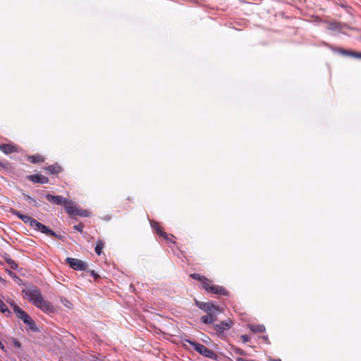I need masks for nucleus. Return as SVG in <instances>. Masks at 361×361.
<instances>
[{
  "mask_svg": "<svg viewBox=\"0 0 361 361\" xmlns=\"http://www.w3.org/2000/svg\"><path fill=\"white\" fill-rule=\"evenodd\" d=\"M22 293L30 302L42 311L47 313H51L54 311V306L51 305L49 302L44 300L38 288L30 286L23 290Z\"/></svg>",
  "mask_w": 361,
  "mask_h": 361,
  "instance_id": "obj_1",
  "label": "nucleus"
},
{
  "mask_svg": "<svg viewBox=\"0 0 361 361\" xmlns=\"http://www.w3.org/2000/svg\"><path fill=\"white\" fill-rule=\"evenodd\" d=\"M187 343L192 346L194 350H195L197 353L204 357L214 360L217 359L216 354L213 350L209 349L204 345L189 339H182V344L183 346L187 347Z\"/></svg>",
  "mask_w": 361,
  "mask_h": 361,
  "instance_id": "obj_2",
  "label": "nucleus"
},
{
  "mask_svg": "<svg viewBox=\"0 0 361 361\" xmlns=\"http://www.w3.org/2000/svg\"><path fill=\"white\" fill-rule=\"evenodd\" d=\"M195 305L207 314L209 315H215L216 318H217L218 314L223 312V309L217 305H215L212 302H204L198 300H195Z\"/></svg>",
  "mask_w": 361,
  "mask_h": 361,
  "instance_id": "obj_3",
  "label": "nucleus"
},
{
  "mask_svg": "<svg viewBox=\"0 0 361 361\" xmlns=\"http://www.w3.org/2000/svg\"><path fill=\"white\" fill-rule=\"evenodd\" d=\"M203 288L207 291L214 294L226 295L227 291L221 286L212 284V281L207 279V282L203 285Z\"/></svg>",
  "mask_w": 361,
  "mask_h": 361,
  "instance_id": "obj_4",
  "label": "nucleus"
},
{
  "mask_svg": "<svg viewBox=\"0 0 361 361\" xmlns=\"http://www.w3.org/2000/svg\"><path fill=\"white\" fill-rule=\"evenodd\" d=\"M66 261L67 264H68L69 266L75 270H85L87 267L85 262L78 259L67 257Z\"/></svg>",
  "mask_w": 361,
  "mask_h": 361,
  "instance_id": "obj_5",
  "label": "nucleus"
},
{
  "mask_svg": "<svg viewBox=\"0 0 361 361\" xmlns=\"http://www.w3.org/2000/svg\"><path fill=\"white\" fill-rule=\"evenodd\" d=\"M33 228H35L37 231H40L42 233L46 234V235H51V236H54L56 238L60 237V235H59L56 233H55L54 231L51 230L49 228L43 225L42 224H41L40 222H39L37 221H36V222L35 223Z\"/></svg>",
  "mask_w": 361,
  "mask_h": 361,
  "instance_id": "obj_6",
  "label": "nucleus"
},
{
  "mask_svg": "<svg viewBox=\"0 0 361 361\" xmlns=\"http://www.w3.org/2000/svg\"><path fill=\"white\" fill-rule=\"evenodd\" d=\"M232 326V322L230 319L221 322L219 324L213 325V329L217 334H223L224 331L228 330Z\"/></svg>",
  "mask_w": 361,
  "mask_h": 361,
  "instance_id": "obj_7",
  "label": "nucleus"
},
{
  "mask_svg": "<svg viewBox=\"0 0 361 361\" xmlns=\"http://www.w3.org/2000/svg\"><path fill=\"white\" fill-rule=\"evenodd\" d=\"M11 212L13 215L18 216L20 220H22L25 224H29V225L33 228L35 223L37 220L31 218L30 216L27 215H25L21 214L20 212L17 210L12 209Z\"/></svg>",
  "mask_w": 361,
  "mask_h": 361,
  "instance_id": "obj_8",
  "label": "nucleus"
},
{
  "mask_svg": "<svg viewBox=\"0 0 361 361\" xmlns=\"http://www.w3.org/2000/svg\"><path fill=\"white\" fill-rule=\"evenodd\" d=\"M46 199L56 205H63L65 202L66 198L61 195H52L50 194H47L45 195Z\"/></svg>",
  "mask_w": 361,
  "mask_h": 361,
  "instance_id": "obj_9",
  "label": "nucleus"
},
{
  "mask_svg": "<svg viewBox=\"0 0 361 361\" xmlns=\"http://www.w3.org/2000/svg\"><path fill=\"white\" fill-rule=\"evenodd\" d=\"M11 306L13 307V311L16 313L17 317L22 319L24 323L30 317L24 310H23L16 304H11Z\"/></svg>",
  "mask_w": 361,
  "mask_h": 361,
  "instance_id": "obj_10",
  "label": "nucleus"
},
{
  "mask_svg": "<svg viewBox=\"0 0 361 361\" xmlns=\"http://www.w3.org/2000/svg\"><path fill=\"white\" fill-rule=\"evenodd\" d=\"M63 206L64 207V209H66V212L71 215H74L76 210L78 208L73 201L68 200L66 198Z\"/></svg>",
  "mask_w": 361,
  "mask_h": 361,
  "instance_id": "obj_11",
  "label": "nucleus"
},
{
  "mask_svg": "<svg viewBox=\"0 0 361 361\" xmlns=\"http://www.w3.org/2000/svg\"><path fill=\"white\" fill-rule=\"evenodd\" d=\"M28 179L34 183L42 184L47 183L49 182L47 177L39 174L30 175L28 176Z\"/></svg>",
  "mask_w": 361,
  "mask_h": 361,
  "instance_id": "obj_12",
  "label": "nucleus"
},
{
  "mask_svg": "<svg viewBox=\"0 0 361 361\" xmlns=\"http://www.w3.org/2000/svg\"><path fill=\"white\" fill-rule=\"evenodd\" d=\"M0 149L6 154H11L16 151V147L11 144L0 145Z\"/></svg>",
  "mask_w": 361,
  "mask_h": 361,
  "instance_id": "obj_13",
  "label": "nucleus"
},
{
  "mask_svg": "<svg viewBox=\"0 0 361 361\" xmlns=\"http://www.w3.org/2000/svg\"><path fill=\"white\" fill-rule=\"evenodd\" d=\"M216 319H217V318H216L215 315H209L208 314H207L206 315L202 316L200 318L201 322L202 323H204V324H212Z\"/></svg>",
  "mask_w": 361,
  "mask_h": 361,
  "instance_id": "obj_14",
  "label": "nucleus"
},
{
  "mask_svg": "<svg viewBox=\"0 0 361 361\" xmlns=\"http://www.w3.org/2000/svg\"><path fill=\"white\" fill-rule=\"evenodd\" d=\"M249 327L254 333H262L265 331V326L264 325H250Z\"/></svg>",
  "mask_w": 361,
  "mask_h": 361,
  "instance_id": "obj_15",
  "label": "nucleus"
},
{
  "mask_svg": "<svg viewBox=\"0 0 361 361\" xmlns=\"http://www.w3.org/2000/svg\"><path fill=\"white\" fill-rule=\"evenodd\" d=\"M340 52L346 56H353L355 58L361 59V53L350 51H347V50H344V49L341 50Z\"/></svg>",
  "mask_w": 361,
  "mask_h": 361,
  "instance_id": "obj_16",
  "label": "nucleus"
},
{
  "mask_svg": "<svg viewBox=\"0 0 361 361\" xmlns=\"http://www.w3.org/2000/svg\"><path fill=\"white\" fill-rule=\"evenodd\" d=\"M25 324H26L28 326L29 329L31 331H37L36 324H35L34 320L31 317H30L27 320H26Z\"/></svg>",
  "mask_w": 361,
  "mask_h": 361,
  "instance_id": "obj_17",
  "label": "nucleus"
},
{
  "mask_svg": "<svg viewBox=\"0 0 361 361\" xmlns=\"http://www.w3.org/2000/svg\"><path fill=\"white\" fill-rule=\"evenodd\" d=\"M104 247V243L102 240H98L97 241V243H96V246H95V252L98 255H100L101 253H102V250Z\"/></svg>",
  "mask_w": 361,
  "mask_h": 361,
  "instance_id": "obj_18",
  "label": "nucleus"
},
{
  "mask_svg": "<svg viewBox=\"0 0 361 361\" xmlns=\"http://www.w3.org/2000/svg\"><path fill=\"white\" fill-rule=\"evenodd\" d=\"M23 197H24L26 200L29 201V203H30V204H32L33 206H35V207H39V204H38V202H37V200H35V199H33L32 197H31L30 195H27V194H25V193H23Z\"/></svg>",
  "mask_w": 361,
  "mask_h": 361,
  "instance_id": "obj_19",
  "label": "nucleus"
},
{
  "mask_svg": "<svg viewBox=\"0 0 361 361\" xmlns=\"http://www.w3.org/2000/svg\"><path fill=\"white\" fill-rule=\"evenodd\" d=\"M190 276L196 280H198L202 282V286L204 284L205 282H207V279L203 276H200L198 274H192L190 275Z\"/></svg>",
  "mask_w": 361,
  "mask_h": 361,
  "instance_id": "obj_20",
  "label": "nucleus"
},
{
  "mask_svg": "<svg viewBox=\"0 0 361 361\" xmlns=\"http://www.w3.org/2000/svg\"><path fill=\"white\" fill-rule=\"evenodd\" d=\"M47 170L49 171L51 173H58L61 171V167L59 166L51 165L47 168Z\"/></svg>",
  "mask_w": 361,
  "mask_h": 361,
  "instance_id": "obj_21",
  "label": "nucleus"
},
{
  "mask_svg": "<svg viewBox=\"0 0 361 361\" xmlns=\"http://www.w3.org/2000/svg\"><path fill=\"white\" fill-rule=\"evenodd\" d=\"M74 215H78L81 216H89L90 212L87 210H83L78 208Z\"/></svg>",
  "mask_w": 361,
  "mask_h": 361,
  "instance_id": "obj_22",
  "label": "nucleus"
},
{
  "mask_svg": "<svg viewBox=\"0 0 361 361\" xmlns=\"http://www.w3.org/2000/svg\"><path fill=\"white\" fill-rule=\"evenodd\" d=\"M29 160L32 162V163H38V162H41V161H43V158L42 156H39V155H37V156H31L29 157Z\"/></svg>",
  "mask_w": 361,
  "mask_h": 361,
  "instance_id": "obj_23",
  "label": "nucleus"
},
{
  "mask_svg": "<svg viewBox=\"0 0 361 361\" xmlns=\"http://www.w3.org/2000/svg\"><path fill=\"white\" fill-rule=\"evenodd\" d=\"M156 230L163 237H164L165 238H167V234L164 232H162L161 231V228L159 227V226L158 225L157 223L154 222V224L152 225Z\"/></svg>",
  "mask_w": 361,
  "mask_h": 361,
  "instance_id": "obj_24",
  "label": "nucleus"
},
{
  "mask_svg": "<svg viewBox=\"0 0 361 361\" xmlns=\"http://www.w3.org/2000/svg\"><path fill=\"white\" fill-rule=\"evenodd\" d=\"M6 271L8 274L15 280V281H16L18 283H20L21 279L18 276H17L15 273L8 269L6 270Z\"/></svg>",
  "mask_w": 361,
  "mask_h": 361,
  "instance_id": "obj_25",
  "label": "nucleus"
},
{
  "mask_svg": "<svg viewBox=\"0 0 361 361\" xmlns=\"http://www.w3.org/2000/svg\"><path fill=\"white\" fill-rule=\"evenodd\" d=\"M6 262L9 264L11 269H16L18 268L17 264L11 258H6Z\"/></svg>",
  "mask_w": 361,
  "mask_h": 361,
  "instance_id": "obj_26",
  "label": "nucleus"
},
{
  "mask_svg": "<svg viewBox=\"0 0 361 361\" xmlns=\"http://www.w3.org/2000/svg\"><path fill=\"white\" fill-rule=\"evenodd\" d=\"M0 311L3 313H10L8 310L6 305L4 303V302L0 299Z\"/></svg>",
  "mask_w": 361,
  "mask_h": 361,
  "instance_id": "obj_27",
  "label": "nucleus"
},
{
  "mask_svg": "<svg viewBox=\"0 0 361 361\" xmlns=\"http://www.w3.org/2000/svg\"><path fill=\"white\" fill-rule=\"evenodd\" d=\"M83 228H84V225H83V224H78V225H75V226H73V228H74L75 230H76V231H79V232H80V233H82V232Z\"/></svg>",
  "mask_w": 361,
  "mask_h": 361,
  "instance_id": "obj_28",
  "label": "nucleus"
},
{
  "mask_svg": "<svg viewBox=\"0 0 361 361\" xmlns=\"http://www.w3.org/2000/svg\"><path fill=\"white\" fill-rule=\"evenodd\" d=\"M234 352L236 353V354H239V355H245V353L243 350L240 349V348H235L234 349Z\"/></svg>",
  "mask_w": 361,
  "mask_h": 361,
  "instance_id": "obj_29",
  "label": "nucleus"
},
{
  "mask_svg": "<svg viewBox=\"0 0 361 361\" xmlns=\"http://www.w3.org/2000/svg\"><path fill=\"white\" fill-rule=\"evenodd\" d=\"M240 338L243 343H246L249 341V337L247 335H242Z\"/></svg>",
  "mask_w": 361,
  "mask_h": 361,
  "instance_id": "obj_30",
  "label": "nucleus"
},
{
  "mask_svg": "<svg viewBox=\"0 0 361 361\" xmlns=\"http://www.w3.org/2000/svg\"><path fill=\"white\" fill-rule=\"evenodd\" d=\"M13 345H15V347H16V348H20V345H20V342H19V341H17V340H16V339L13 341Z\"/></svg>",
  "mask_w": 361,
  "mask_h": 361,
  "instance_id": "obj_31",
  "label": "nucleus"
},
{
  "mask_svg": "<svg viewBox=\"0 0 361 361\" xmlns=\"http://www.w3.org/2000/svg\"><path fill=\"white\" fill-rule=\"evenodd\" d=\"M236 361H255V360H245V359L241 358V357H238V358L236 359Z\"/></svg>",
  "mask_w": 361,
  "mask_h": 361,
  "instance_id": "obj_32",
  "label": "nucleus"
},
{
  "mask_svg": "<svg viewBox=\"0 0 361 361\" xmlns=\"http://www.w3.org/2000/svg\"><path fill=\"white\" fill-rule=\"evenodd\" d=\"M0 348H1V349H4V346L3 343H2L1 341H0Z\"/></svg>",
  "mask_w": 361,
  "mask_h": 361,
  "instance_id": "obj_33",
  "label": "nucleus"
},
{
  "mask_svg": "<svg viewBox=\"0 0 361 361\" xmlns=\"http://www.w3.org/2000/svg\"><path fill=\"white\" fill-rule=\"evenodd\" d=\"M270 361H281L280 359H276V360H270Z\"/></svg>",
  "mask_w": 361,
  "mask_h": 361,
  "instance_id": "obj_34",
  "label": "nucleus"
},
{
  "mask_svg": "<svg viewBox=\"0 0 361 361\" xmlns=\"http://www.w3.org/2000/svg\"><path fill=\"white\" fill-rule=\"evenodd\" d=\"M0 281H4V280L2 278L0 277Z\"/></svg>",
  "mask_w": 361,
  "mask_h": 361,
  "instance_id": "obj_35",
  "label": "nucleus"
}]
</instances>
